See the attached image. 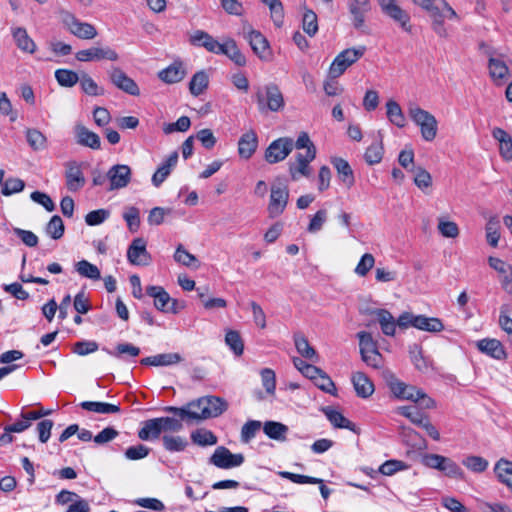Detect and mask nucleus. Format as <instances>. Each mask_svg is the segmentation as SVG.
<instances>
[{"label":"nucleus","instance_id":"obj_1","mask_svg":"<svg viewBox=\"0 0 512 512\" xmlns=\"http://www.w3.org/2000/svg\"><path fill=\"white\" fill-rule=\"evenodd\" d=\"M189 407L196 415L193 420L199 421L220 416L227 410L228 403L217 396H205L189 402Z\"/></svg>","mask_w":512,"mask_h":512},{"label":"nucleus","instance_id":"obj_2","mask_svg":"<svg viewBox=\"0 0 512 512\" xmlns=\"http://www.w3.org/2000/svg\"><path fill=\"white\" fill-rule=\"evenodd\" d=\"M479 50L488 58L490 77L497 85H502L511 76L504 56L485 42L479 43Z\"/></svg>","mask_w":512,"mask_h":512},{"label":"nucleus","instance_id":"obj_3","mask_svg":"<svg viewBox=\"0 0 512 512\" xmlns=\"http://www.w3.org/2000/svg\"><path fill=\"white\" fill-rule=\"evenodd\" d=\"M422 7L428 12L432 19V28L434 32L442 38L448 37V32L444 27V20L456 18L455 10L448 5V2H422Z\"/></svg>","mask_w":512,"mask_h":512},{"label":"nucleus","instance_id":"obj_4","mask_svg":"<svg viewBox=\"0 0 512 512\" xmlns=\"http://www.w3.org/2000/svg\"><path fill=\"white\" fill-rule=\"evenodd\" d=\"M408 114L411 120L420 127L421 136L425 141L431 142L436 138L438 122L434 115L412 103L409 104Z\"/></svg>","mask_w":512,"mask_h":512},{"label":"nucleus","instance_id":"obj_5","mask_svg":"<svg viewBox=\"0 0 512 512\" xmlns=\"http://www.w3.org/2000/svg\"><path fill=\"white\" fill-rule=\"evenodd\" d=\"M258 110L261 113L278 112L285 105L284 97L276 84H268L263 89L258 88L256 94Z\"/></svg>","mask_w":512,"mask_h":512},{"label":"nucleus","instance_id":"obj_6","mask_svg":"<svg viewBox=\"0 0 512 512\" xmlns=\"http://www.w3.org/2000/svg\"><path fill=\"white\" fill-rule=\"evenodd\" d=\"M204 38L207 40L205 49L208 52L225 55L237 66H244L246 64L245 56L232 38H225L222 43L218 42L212 35H204Z\"/></svg>","mask_w":512,"mask_h":512},{"label":"nucleus","instance_id":"obj_7","mask_svg":"<svg viewBox=\"0 0 512 512\" xmlns=\"http://www.w3.org/2000/svg\"><path fill=\"white\" fill-rule=\"evenodd\" d=\"M362 360L370 367L379 369L382 367L383 358L378 350V343L372 334L366 331L357 333Z\"/></svg>","mask_w":512,"mask_h":512},{"label":"nucleus","instance_id":"obj_8","mask_svg":"<svg viewBox=\"0 0 512 512\" xmlns=\"http://www.w3.org/2000/svg\"><path fill=\"white\" fill-rule=\"evenodd\" d=\"M422 462L426 467L439 470L448 477L457 479L463 477V470L455 461L448 457L439 454H426L423 456Z\"/></svg>","mask_w":512,"mask_h":512},{"label":"nucleus","instance_id":"obj_9","mask_svg":"<svg viewBox=\"0 0 512 512\" xmlns=\"http://www.w3.org/2000/svg\"><path fill=\"white\" fill-rule=\"evenodd\" d=\"M366 52L365 46L348 48L339 53L330 66V75L333 78L341 76L348 67L357 62Z\"/></svg>","mask_w":512,"mask_h":512},{"label":"nucleus","instance_id":"obj_10","mask_svg":"<svg viewBox=\"0 0 512 512\" xmlns=\"http://www.w3.org/2000/svg\"><path fill=\"white\" fill-rule=\"evenodd\" d=\"M60 17L64 26L74 36L85 40L94 39L97 36V30L92 24L81 22L73 14L62 11Z\"/></svg>","mask_w":512,"mask_h":512},{"label":"nucleus","instance_id":"obj_11","mask_svg":"<svg viewBox=\"0 0 512 512\" xmlns=\"http://www.w3.org/2000/svg\"><path fill=\"white\" fill-rule=\"evenodd\" d=\"M381 11L393 22L398 25L404 32L413 33V25L409 12L402 9L396 2H380Z\"/></svg>","mask_w":512,"mask_h":512},{"label":"nucleus","instance_id":"obj_12","mask_svg":"<svg viewBox=\"0 0 512 512\" xmlns=\"http://www.w3.org/2000/svg\"><path fill=\"white\" fill-rule=\"evenodd\" d=\"M294 148V141L289 137H281L267 147L265 151V160L270 164H275L283 161L292 152Z\"/></svg>","mask_w":512,"mask_h":512},{"label":"nucleus","instance_id":"obj_13","mask_svg":"<svg viewBox=\"0 0 512 512\" xmlns=\"http://www.w3.org/2000/svg\"><path fill=\"white\" fill-rule=\"evenodd\" d=\"M289 190L282 184H273L271 186L270 201L267 207L269 218H276L280 216L288 203Z\"/></svg>","mask_w":512,"mask_h":512},{"label":"nucleus","instance_id":"obj_14","mask_svg":"<svg viewBox=\"0 0 512 512\" xmlns=\"http://www.w3.org/2000/svg\"><path fill=\"white\" fill-rule=\"evenodd\" d=\"M244 460L243 454H233L228 448L219 446L209 458V463L220 469H231L242 465Z\"/></svg>","mask_w":512,"mask_h":512},{"label":"nucleus","instance_id":"obj_15","mask_svg":"<svg viewBox=\"0 0 512 512\" xmlns=\"http://www.w3.org/2000/svg\"><path fill=\"white\" fill-rule=\"evenodd\" d=\"M147 242L144 238H135L127 249V259L132 265L147 266L152 257L147 251Z\"/></svg>","mask_w":512,"mask_h":512},{"label":"nucleus","instance_id":"obj_16","mask_svg":"<svg viewBox=\"0 0 512 512\" xmlns=\"http://www.w3.org/2000/svg\"><path fill=\"white\" fill-rule=\"evenodd\" d=\"M108 76L111 83L119 90H122L131 96L140 95V89L137 83L119 67H112L108 71Z\"/></svg>","mask_w":512,"mask_h":512},{"label":"nucleus","instance_id":"obj_17","mask_svg":"<svg viewBox=\"0 0 512 512\" xmlns=\"http://www.w3.org/2000/svg\"><path fill=\"white\" fill-rule=\"evenodd\" d=\"M65 166L66 187L71 192H77L85 185V177L82 172L81 164L77 161H68Z\"/></svg>","mask_w":512,"mask_h":512},{"label":"nucleus","instance_id":"obj_18","mask_svg":"<svg viewBox=\"0 0 512 512\" xmlns=\"http://www.w3.org/2000/svg\"><path fill=\"white\" fill-rule=\"evenodd\" d=\"M76 59L81 62L110 60L117 61L119 56L117 52L110 47H91L80 50L75 55Z\"/></svg>","mask_w":512,"mask_h":512},{"label":"nucleus","instance_id":"obj_19","mask_svg":"<svg viewBox=\"0 0 512 512\" xmlns=\"http://www.w3.org/2000/svg\"><path fill=\"white\" fill-rule=\"evenodd\" d=\"M389 388L394 396L401 400H409L417 403L419 397L422 396V389L408 385L398 379L391 380L389 382Z\"/></svg>","mask_w":512,"mask_h":512},{"label":"nucleus","instance_id":"obj_20","mask_svg":"<svg viewBox=\"0 0 512 512\" xmlns=\"http://www.w3.org/2000/svg\"><path fill=\"white\" fill-rule=\"evenodd\" d=\"M107 178L110 181V190L124 188L131 180V169L124 164L114 165L108 170Z\"/></svg>","mask_w":512,"mask_h":512},{"label":"nucleus","instance_id":"obj_21","mask_svg":"<svg viewBox=\"0 0 512 512\" xmlns=\"http://www.w3.org/2000/svg\"><path fill=\"white\" fill-rule=\"evenodd\" d=\"M477 348L482 353L496 359L505 360L507 353L503 344L497 339L485 338L477 342Z\"/></svg>","mask_w":512,"mask_h":512},{"label":"nucleus","instance_id":"obj_22","mask_svg":"<svg viewBox=\"0 0 512 512\" xmlns=\"http://www.w3.org/2000/svg\"><path fill=\"white\" fill-rule=\"evenodd\" d=\"M249 44L256 55L260 59L268 60L271 56V51L267 39L258 31L252 30L248 34Z\"/></svg>","mask_w":512,"mask_h":512},{"label":"nucleus","instance_id":"obj_23","mask_svg":"<svg viewBox=\"0 0 512 512\" xmlns=\"http://www.w3.org/2000/svg\"><path fill=\"white\" fill-rule=\"evenodd\" d=\"M331 163L337 171L339 180L347 188H351L355 183V177L348 161L340 157H334L331 159Z\"/></svg>","mask_w":512,"mask_h":512},{"label":"nucleus","instance_id":"obj_24","mask_svg":"<svg viewBox=\"0 0 512 512\" xmlns=\"http://www.w3.org/2000/svg\"><path fill=\"white\" fill-rule=\"evenodd\" d=\"M103 351H105L108 355L113 356L117 359L123 360V361H129L130 359H135L140 355V348L131 344V343H118L115 346L114 350H110L108 348H103Z\"/></svg>","mask_w":512,"mask_h":512},{"label":"nucleus","instance_id":"obj_25","mask_svg":"<svg viewBox=\"0 0 512 512\" xmlns=\"http://www.w3.org/2000/svg\"><path fill=\"white\" fill-rule=\"evenodd\" d=\"M186 76V70L183 66V63L180 61H175L167 68L161 70L158 73V77L165 83L174 84L178 83L184 79Z\"/></svg>","mask_w":512,"mask_h":512},{"label":"nucleus","instance_id":"obj_26","mask_svg":"<svg viewBox=\"0 0 512 512\" xmlns=\"http://www.w3.org/2000/svg\"><path fill=\"white\" fill-rule=\"evenodd\" d=\"M258 146V137L256 133L251 130L244 133L238 141L239 155L244 159L252 157Z\"/></svg>","mask_w":512,"mask_h":512},{"label":"nucleus","instance_id":"obj_27","mask_svg":"<svg viewBox=\"0 0 512 512\" xmlns=\"http://www.w3.org/2000/svg\"><path fill=\"white\" fill-rule=\"evenodd\" d=\"M351 380L358 397L368 398L373 394L374 384L365 373L355 372Z\"/></svg>","mask_w":512,"mask_h":512},{"label":"nucleus","instance_id":"obj_28","mask_svg":"<svg viewBox=\"0 0 512 512\" xmlns=\"http://www.w3.org/2000/svg\"><path fill=\"white\" fill-rule=\"evenodd\" d=\"M182 361L179 353H162L142 358L140 364L144 366H171Z\"/></svg>","mask_w":512,"mask_h":512},{"label":"nucleus","instance_id":"obj_29","mask_svg":"<svg viewBox=\"0 0 512 512\" xmlns=\"http://www.w3.org/2000/svg\"><path fill=\"white\" fill-rule=\"evenodd\" d=\"M146 294L154 298V306L157 310L167 313V308L172 301V298L162 286H147Z\"/></svg>","mask_w":512,"mask_h":512},{"label":"nucleus","instance_id":"obj_30","mask_svg":"<svg viewBox=\"0 0 512 512\" xmlns=\"http://www.w3.org/2000/svg\"><path fill=\"white\" fill-rule=\"evenodd\" d=\"M322 412L335 428L348 429L353 432L356 431V425L331 406L323 407Z\"/></svg>","mask_w":512,"mask_h":512},{"label":"nucleus","instance_id":"obj_31","mask_svg":"<svg viewBox=\"0 0 512 512\" xmlns=\"http://www.w3.org/2000/svg\"><path fill=\"white\" fill-rule=\"evenodd\" d=\"M178 161V153L174 151L169 155L167 160L161 164L152 176V183L154 186L159 187L166 178L170 175L173 167L176 166Z\"/></svg>","mask_w":512,"mask_h":512},{"label":"nucleus","instance_id":"obj_32","mask_svg":"<svg viewBox=\"0 0 512 512\" xmlns=\"http://www.w3.org/2000/svg\"><path fill=\"white\" fill-rule=\"evenodd\" d=\"M141 429L138 431V438L143 441L156 440L162 433L159 418H152L143 421Z\"/></svg>","mask_w":512,"mask_h":512},{"label":"nucleus","instance_id":"obj_33","mask_svg":"<svg viewBox=\"0 0 512 512\" xmlns=\"http://www.w3.org/2000/svg\"><path fill=\"white\" fill-rule=\"evenodd\" d=\"M76 138L78 144L91 149H99L101 146L100 137L82 125L76 127Z\"/></svg>","mask_w":512,"mask_h":512},{"label":"nucleus","instance_id":"obj_34","mask_svg":"<svg viewBox=\"0 0 512 512\" xmlns=\"http://www.w3.org/2000/svg\"><path fill=\"white\" fill-rule=\"evenodd\" d=\"M413 327L427 332H440L444 329V324L439 318L417 315L414 319Z\"/></svg>","mask_w":512,"mask_h":512},{"label":"nucleus","instance_id":"obj_35","mask_svg":"<svg viewBox=\"0 0 512 512\" xmlns=\"http://www.w3.org/2000/svg\"><path fill=\"white\" fill-rule=\"evenodd\" d=\"M288 426L281 422L276 421H266L263 424L264 433L273 440L283 442L286 440V436L288 433Z\"/></svg>","mask_w":512,"mask_h":512},{"label":"nucleus","instance_id":"obj_36","mask_svg":"<svg viewBox=\"0 0 512 512\" xmlns=\"http://www.w3.org/2000/svg\"><path fill=\"white\" fill-rule=\"evenodd\" d=\"M494 471L499 481L512 491V461L501 458L497 461Z\"/></svg>","mask_w":512,"mask_h":512},{"label":"nucleus","instance_id":"obj_37","mask_svg":"<svg viewBox=\"0 0 512 512\" xmlns=\"http://www.w3.org/2000/svg\"><path fill=\"white\" fill-rule=\"evenodd\" d=\"M12 35L17 47L23 52L34 53L36 50L35 42L29 37L26 29L15 28L12 31Z\"/></svg>","mask_w":512,"mask_h":512},{"label":"nucleus","instance_id":"obj_38","mask_svg":"<svg viewBox=\"0 0 512 512\" xmlns=\"http://www.w3.org/2000/svg\"><path fill=\"white\" fill-rule=\"evenodd\" d=\"M294 343L298 353L313 362H317L319 357L316 350L309 344L308 339L300 334L294 336Z\"/></svg>","mask_w":512,"mask_h":512},{"label":"nucleus","instance_id":"obj_39","mask_svg":"<svg viewBox=\"0 0 512 512\" xmlns=\"http://www.w3.org/2000/svg\"><path fill=\"white\" fill-rule=\"evenodd\" d=\"M79 405L86 411L99 414H113L120 412V407L118 405L105 402L83 401Z\"/></svg>","mask_w":512,"mask_h":512},{"label":"nucleus","instance_id":"obj_40","mask_svg":"<svg viewBox=\"0 0 512 512\" xmlns=\"http://www.w3.org/2000/svg\"><path fill=\"white\" fill-rule=\"evenodd\" d=\"M369 2H352L350 5V13L353 18V25L360 29L365 22V15L369 11Z\"/></svg>","mask_w":512,"mask_h":512},{"label":"nucleus","instance_id":"obj_41","mask_svg":"<svg viewBox=\"0 0 512 512\" xmlns=\"http://www.w3.org/2000/svg\"><path fill=\"white\" fill-rule=\"evenodd\" d=\"M386 108L389 121L397 127L403 128L406 125V119L400 105L394 100H389L386 103Z\"/></svg>","mask_w":512,"mask_h":512},{"label":"nucleus","instance_id":"obj_42","mask_svg":"<svg viewBox=\"0 0 512 512\" xmlns=\"http://www.w3.org/2000/svg\"><path fill=\"white\" fill-rule=\"evenodd\" d=\"M162 443L165 450L169 452H182L188 446V441L185 437L175 435H163Z\"/></svg>","mask_w":512,"mask_h":512},{"label":"nucleus","instance_id":"obj_43","mask_svg":"<svg viewBox=\"0 0 512 512\" xmlns=\"http://www.w3.org/2000/svg\"><path fill=\"white\" fill-rule=\"evenodd\" d=\"M209 79L205 71L195 73L189 83V91L193 96H199L208 87Z\"/></svg>","mask_w":512,"mask_h":512},{"label":"nucleus","instance_id":"obj_44","mask_svg":"<svg viewBox=\"0 0 512 512\" xmlns=\"http://www.w3.org/2000/svg\"><path fill=\"white\" fill-rule=\"evenodd\" d=\"M26 140L29 146L35 151L43 150L47 147V138L38 129L28 128L26 130Z\"/></svg>","mask_w":512,"mask_h":512},{"label":"nucleus","instance_id":"obj_45","mask_svg":"<svg viewBox=\"0 0 512 512\" xmlns=\"http://www.w3.org/2000/svg\"><path fill=\"white\" fill-rule=\"evenodd\" d=\"M79 83L81 90L89 96H100L105 93L104 88L98 86V84L87 73L81 74Z\"/></svg>","mask_w":512,"mask_h":512},{"label":"nucleus","instance_id":"obj_46","mask_svg":"<svg viewBox=\"0 0 512 512\" xmlns=\"http://www.w3.org/2000/svg\"><path fill=\"white\" fill-rule=\"evenodd\" d=\"M55 79L62 87H73L80 81V76L69 69H57L55 71Z\"/></svg>","mask_w":512,"mask_h":512},{"label":"nucleus","instance_id":"obj_47","mask_svg":"<svg viewBox=\"0 0 512 512\" xmlns=\"http://www.w3.org/2000/svg\"><path fill=\"white\" fill-rule=\"evenodd\" d=\"M384 148L382 140L372 143L365 151L364 159L369 165L378 164L383 158Z\"/></svg>","mask_w":512,"mask_h":512},{"label":"nucleus","instance_id":"obj_48","mask_svg":"<svg viewBox=\"0 0 512 512\" xmlns=\"http://www.w3.org/2000/svg\"><path fill=\"white\" fill-rule=\"evenodd\" d=\"M193 443L199 446H210L217 443V437L213 432L205 429H198L191 433Z\"/></svg>","mask_w":512,"mask_h":512},{"label":"nucleus","instance_id":"obj_49","mask_svg":"<svg viewBox=\"0 0 512 512\" xmlns=\"http://www.w3.org/2000/svg\"><path fill=\"white\" fill-rule=\"evenodd\" d=\"M225 342L236 356L243 354L244 343L238 331L229 330L225 335Z\"/></svg>","mask_w":512,"mask_h":512},{"label":"nucleus","instance_id":"obj_50","mask_svg":"<svg viewBox=\"0 0 512 512\" xmlns=\"http://www.w3.org/2000/svg\"><path fill=\"white\" fill-rule=\"evenodd\" d=\"M462 464L472 472L482 473L484 472L489 463L486 459L481 456L470 455L463 459Z\"/></svg>","mask_w":512,"mask_h":512},{"label":"nucleus","instance_id":"obj_51","mask_svg":"<svg viewBox=\"0 0 512 512\" xmlns=\"http://www.w3.org/2000/svg\"><path fill=\"white\" fill-rule=\"evenodd\" d=\"M76 271L83 277L98 280L100 279V270L98 267L87 260H81L76 264Z\"/></svg>","mask_w":512,"mask_h":512},{"label":"nucleus","instance_id":"obj_52","mask_svg":"<svg viewBox=\"0 0 512 512\" xmlns=\"http://www.w3.org/2000/svg\"><path fill=\"white\" fill-rule=\"evenodd\" d=\"M174 259L176 262L181 263L187 267H198L197 258L189 253L182 244H179L174 253Z\"/></svg>","mask_w":512,"mask_h":512},{"label":"nucleus","instance_id":"obj_53","mask_svg":"<svg viewBox=\"0 0 512 512\" xmlns=\"http://www.w3.org/2000/svg\"><path fill=\"white\" fill-rule=\"evenodd\" d=\"M262 427V423L258 420H248L241 429V441L243 443H249L259 432Z\"/></svg>","mask_w":512,"mask_h":512},{"label":"nucleus","instance_id":"obj_54","mask_svg":"<svg viewBox=\"0 0 512 512\" xmlns=\"http://www.w3.org/2000/svg\"><path fill=\"white\" fill-rule=\"evenodd\" d=\"M123 218L130 232L134 233L138 231L140 227V212L138 208L134 206L127 207L123 213Z\"/></svg>","mask_w":512,"mask_h":512},{"label":"nucleus","instance_id":"obj_55","mask_svg":"<svg viewBox=\"0 0 512 512\" xmlns=\"http://www.w3.org/2000/svg\"><path fill=\"white\" fill-rule=\"evenodd\" d=\"M486 239L490 246L497 247L500 233H499V221L497 218L492 217L486 224Z\"/></svg>","mask_w":512,"mask_h":512},{"label":"nucleus","instance_id":"obj_56","mask_svg":"<svg viewBox=\"0 0 512 512\" xmlns=\"http://www.w3.org/2000/svg\"><path fill=\"white\" fill-rule=\"evenodd\" d=\"M411 171L414 173L415 185L424 190L432 185L431 174L422 167H413Z\"/></svg>","mask_w":512,"mask_h":512},{"label":"nucleus","instance_id":"obj_57","mask_svg":"<svg viewBox=\"0 0 512 512\" xmlns=\"http://www.w3.org/2000/svg\"><path fill=\"white\" fill-rule=\"evenodd\" d=\"M64 223L60 216L54 215L46 226V233L53 239H60L64 234Z\"/></svg>","mask_w":512,"mask_h":512},{"label":"nucleus","instance_id":"obj_58","mask_svg":"<svg viewBox=\"0 0 512 512\" xmlns=\"http://www.w3.org/2000/svg\"><path fill=\"white\" fill-rule=\"evenodd\" d=\"M303 30L309 35L314 36L318 31L317 15L312 10H306L302 17Z\"/></svg>","mask_w":512,"mask_h":512},{"label":"nucleus","instance_id":"obj_59","mask_svg":"<svg viewBox=\"0 0 512 512\" xmlns=\"http://www.w3.org/2000/svg\"><path fill=\"white\" fill-rule=\"evenodd\" d=\"M399 414L408 418L413 424L420 427V425L424 422V420L428 417L421 413L415 407L410 406H402L398 408Z\"/></svg>","mask_w":512,"mask_h":512},{"label":"nucleus","instance_id":"obj_60","mask_svg":"<svg viewBox=\"0 0 512 512\" xmlns=\"http://www.w3.org/2000/svg\"><path fill=\"white\" fill-rule=\"evenodd\" d=\"M310 163L289 162V174L293 181H297L300 177H309L312 173Z\"/></svg>","mask_w":512,"mask_h":512},{"label":"nucleus","instance_id":"obj_61","mask_svg":"<svg viewBox=\"0 0 512 512\" xmlns=\"http://www.w3.org/2000/svg\"><path fill=\"white\" fill-rule=\"evenodd\" d=\"M25 183L19 178H8L2 184L1 193L4 196H10L23 191Z\"/></svg>","mask_w":512,"mask_h":512},{"label":"nucleus","instance_id":"obj_62","mask_svg":"<svg viewBox=\"0 0 512 512\" xmlns=\"http://www.w3.org/2000/svg\"><path fill=\"white\" fill-rule=\"evenodd\" d=\"M191 126V121L189 117L187 116H181L176 122L174 123H166L163 126V132L165 134H171L175 131L179 132H185L187 131Z\"/></svg>","mask_w":512,"mask_h":512},{"label":"nucleus","instance_id":"obj_63","mask_svg":"<svg viewBox=\"0 0 512 512\" xmlns=\"http://www.w3.org/2000/svg\"><path fill=\"white\" fill-rule=\"evenodd\" d=\"M150 453V448L143 445L137 444L135 446H130L125 450V457L128 460L136 461L147 457Z\"/></svg>","mask_w":512,"mask_h":512},{"label":"nucleus","instance_id":"obj_64","mask_svg":"<svg viewBox=\"0 0 512 512\" xmlns=\"http://www.w3.org/2000/svg\"><path fill=\"white\" fill-rule=\"evenodd\" d=\"M510 311V305H501L498 323L504 332L512 336V318L509 316Z\"/></svg>","mask_w":512,"mask_h":512}]
</instances>
